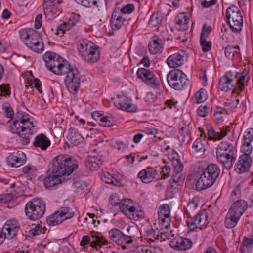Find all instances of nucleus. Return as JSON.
I'll return each instance as SVG.
<instances>
[{"label": "nucleus", "mask_w": 253, "mask_h": 253, "mask_svg": "<svg viewBox=\"0 0 253 253\" xmlns=\"http://www.w3.org/2000/svg\"><path fill=\"white\" fill-rule=\"evenodd\" d=\"M42 58L46 68L50 72L57 75L65 76L64 81L66 88L71 93L77 94L81 84L80 75L78 69L53 52H46Z\"/></svg>", "instance_id": "1"}, {"label": "nucleus", "mask_w": 253, "mask_h": 253, "mask_svg": "<svg viewBox=\"0 0 253 253\" xmlns=\"http://www.w3.org/2000/svg\"><path fill=\"white\" fill-rule=\"evenodd\" d=\"M49 168L43 180L46 189L61 184L62 177L70 175L79 168V162L74 156L60 154L54 158L49 164Z\"/></svg>", "instance_id": "2"}, {"label": "nucleus", "mask_w": 253, "mask_h": 253, "mask_svg": "<svg viewBox=\"0 0 253 253\" xmlns=\"http://www.w3.org/2000/svg\"><path fill=\"white\" fill-rule=\"evenodd\" d=\"M248 78L232 71L227 72L219 82V86L222 91L227 92L233 89L232 92L239 95L244 88Z\"/></svg>", "instance_id": "3"}, {"label": "nucleus", "mask_w": 253, "mask_h": 253, "mask_svg": "<svg viewBox=\"0 0 253 253\" xmlns=\"http://www.w3.org/2000/svg\"><path fill=\"white\" fill-rule=\"evenodd\" d=\"M234 137L232 136L228 140L221 142L216 149V158L224 165L225 169H229L236 160L234 156L235 143Z\"/></svg>", "instance_id": "4"}, {"label": "nucleus", "mask_w": 253, "mask_h": 253, "mask_svg": "<svg viewBox=\"0 0 253 253\" xmlns=\"http://www.w3.org/2000/svg\"><path fill=\"white\" fill-rule=\"evenodd\" d=\"M78 49L82 59L88 63H94L100 60L98 46L88 40H83L78 45Z\"/></svg>", "instance_id": "5"}, {"label": "nucleus", "mask_w": 253, "mask_h": 253, "mask_svg": "<svg viewBox=\"0 0 253 253\" xmlns=\"http://www.w3.org/2000/svg\"><path fill=\"white\" fill-rule=\"evenodd\" d=\"M34 126L30 120L29 115L23 111L16 113L14 121L11 126L12 132L18 135H26L32 133Z\"/></svg>", "instance_id": "6"}, {"label": "nucleus", "mask_w": 253, "mask_h": 253, "mask_svg": "<svg viewBox=\"0 0 253 253\" xmlns=\"http://www.w3.org/2000/svg\"><path fill=\"white\" fill-rule=\"evenodd\" d=\"M167 79L169 85L175 90L184 89L189 84L187 75L180 69L170 71L167 75Z\"/></svg>", "instance_id": "7"}, {"label": "nucleus", "mask_w": 253, "mask_h": 253, "mask_svg": "<svg viewBox=\"0 0 253 253\" xmlns=\"http://www.w3.org/2000/svg\"><path fill=\"white\" fill-rule=\"evenodd\" d=\"M45 204L39 199H34L25 205V211L27 217L32 220L41 218L45 211Z\"/></svg>", "instance_id": "8"}, {"label": "nucleus", "mask_w": 253, "mask_h": 253, "mask_svg": "<svg viewBox=\"0 0 253 253\" xmlns=\"http://www.w3.org/2000/svg\"><path fill=\"white\" fill-rule=\"evenodd\" d=\"M226 16L232 31L235 33H239L243 27V16L239 8L235 5L228 7L226 11Z\"/></svg>", "instance_id": "9"}, {"label": "nucleus", "mask_w": 253, "mask_h": 253, "mask_svg": "<svg viewBox=\"0 0 253 253\" xmlns=\"http://www.w3.org/2000/svg\"><path fill=\"white\" fill-rule=\"evenodd\" d=\"M115 106L128 112L134 113L138 109L137 106L133 103L131 99L124 95H118L114 101Z\"/></svg>", "instance_id": "10"}, {"label": "nucleus", "mask_w": 253, "mask_h": 253, "mask_svg": "<svg viewBox=\"0 0 253 253\" xmlns=\"http://www.w3.org/2000/svg\"><path fill=\"white\" fill-rule=\"evenodd\" d=\"M19 230V227L17 226L15 222L7 221L2 230L0 229V245L3 242L6 238L8 239L13 238Z\"/></svg>", "instance_id": "11"}, {"label": "nucleus", "mask_w": 253, "mask_h": 253, "mask_svg": "<svg viewBox=\"0 0 253 253\" xmlns=\"http://www.w3.org/2000/svg\"><path fill=\"white\" fill-rule=\"evenodd\" d=\"M139 78L141 79L147 85L152 87H158L159 81L153 72L146 68H139L137 72Z\"/></svg>", "instance_id": "12"}, {"label": "nucleus", "mask_w": 253, "mask_h": 253, "mask_svg": "<svg viewBox=\"0 0 253 253\" xmlns=\"http://www.w3.org/2000/svg\"><path fill=\"white\" fill-rule=\"evenodd\" d=\"M89 243H90V246L93 248H95L97 246H106L108 245L109 243L108 241L103 237L96 236L92 234L91 237L88 235L84 236L82 237L80 245L81 246L85 247Z\"/></svg>", "instance_id": "13"}, {"label": "nucleus", "mask_w": 253, "mask_h": 253, "mask_svg": "<svg viewBox=\"0 0 253 253\" xmlns=\"http://www.w3.org/2000/svg\"><path fill=\"white\" fill-rule=\"evenodd\" d=\"M170 208L168 204L160 206L158 211V220L160 226L169 227L171 222Z\"/></svg>", "instance_id": "14"}, {"label": "nucleus", "mask_w": 253, "mask_h": 253, "mask_svg": "<svg viewBox=\"0 0 253 253\" xmlns=\"http://www.w3.org/2000/svg\"><path fill=\"white\" fill-rule=\"evenodd\" d=\"M109 238L114 242L118 245H122L123 248L124 244H130L133 240L130 236L124 234L121 231L117 229H113L109 232Z\"/></svg>", "instance_id": "15"}, {"label": "nucleus", "mask_w": 253, "mask_h": 253, "mask_svg": "<svg viewBox=\"0 0 253 253\" xmlns=\"http://www.w3.org/2000/svg\"><path fill=\"white\" fill-rule=\"evenodd\" d=\"M230 130V126H223L220 132H216L211 125L207 124V131L208 134L207 138L208 140L213 141L221 140L228 134Z\"/></svg>", "instance_id": "16"}, {"label": "nucleus", "mask_w": 253, "mask_h": 253, "mask_svg": "<svg viewBox=\"0 0 253 253\" xmlns=\"http://www.w3.org/2000/svg\"><path fill=\"white\" fill-rule=\"evenodd\" d=\"M169 245L175 250L186 251L191 248L193 242L189 238L176 237L169 241Z\"/></svg>", "instance_id": "17"}, {"label": "nucleus", "mask_w": 253, "mask_h": 253, "mask_svg": "<svg viewBox=\"0 0 253 253\" xmlns=\"http://www.w3.org/2000/svg\"><path fill=\"white\" fill-rule=\"evenodd\" d=\"M207 188L211 186L215 183L219 175V167L214 163H211L207 166Z\"/></svg>", "instance_id": "18"}, {"label": "nucleus", "mask_w": 253, "mask_h": 253, "mask_svg": "<svg viewBox=\"0 0 253 253\" xmlns=\"http://www.w3.org/2000/svg\"><path fill=\"white\" fill-rule=\"evenodd\" d=\"M252 158L250 155H242L235 166V170L238 173L248 171L252 164Z\"/></svg>", "instance_id": "19"}, {"label": "nucleus", "mask_w": 253, "mask_h": 253, "mask_svg": "<svg viewBox=\"0 0 253 253\" xmlns=\"http://www.w3.org/2000/svg\"><path fill=\"white\" fill-rule=\"evenodd\" d=\"M26 160V156L21 151L14 152L7 158V163L13 167H18L21 166L25 162Z\"/></svg>", "instance_id": "20"}, {"label": "nucleus", "mask_w": 253, "mask_h": 253, "mask_svg": "<svg viewBox=\"0 0 253 253\" xmlns=\"http://www.w3.org/2000/svg\"><path fill=\"white\" fill-rule=\"evenodd\" d=\"M125 20L126 19L123 17V15L121 14V11H120V9H116L113 12L110 20L111 28L113 30H118L120 29L122 27Z\"/></svg>", "instance_id": "21"}, {"label": "nucleus", "mask_w": 253, "mask_h": 253, "mask_svg": "<svg viewBox=\"0 0 253 253\" xmlns=\"http://www.w3.org/2000/svg\"><path fill=\"white\" fill-rule=\"evenodd\" d=\"M247 208V203L244 200H237L230 207L228 212L241 218Z\"/></svg>", "instance_id": "22"}, {"label": "nucleus", "mask_w": 253, "mask_h": 253, "mask_svg": "<svg viewBox=\"0 0 253 253\" xmlns=\"http://www.w3.org/2000/svg\"><path fill=\"white\" fill-rule=\"evenodd\" d=\"M157 174L156 170L153 168L147 167L140 171L137 176L143 183H149L152 181Z\"/></svg>", "instance_id": "23"}, {"label": "nucleus", "mask_w": 253, "mask_h": 253, "mask_svg": "<svg viewBox=\"0 0 253 253\" xmlns=\"http://www.w3.org/2000/svg\"><path fill=\"white\" fill-rule=\"evenodd\" d=\"M67 140L73 145L78 146L84 142V139L78 130L71 128L68 130Z\"/></svg>", "instance_id": "24"}, {"label": "nucleus", "mask_w": 253, "mask_h": 253, "mask_svg": "<svg viewBox=\"0 0 253 253\" xmlns=\"http://www.w3.org/2000/svg\"><path fill=\"white\" fill-rule=\"evenodd\" d=\"M92 117L94 120L98 122L100 125L104 126L109 127L115 124V121L112 117L103 116L97 111L92 113Z\"/></svg>", "instance_id": "25"}, {"label": "nucleus", "mask_w": 253, "mask_h": 253, "mask_svg": "<svg viewBox=\"0 0 253 253\" xmlns=\"http://www.w3.org/2000/svg\"><path fill=\"white\" fill-rule=\"evenodd\" d=\"M62 2L61 0H44L42 4L45 15L51 14L53 16L57 15V8L56 4H59Z\"/></svg>", "instance_id": "26"}, {"label": "nucleus", "mask_w": 253, "mask_h": 253, "mask_svg": "<svg viewBox=\"0 0 253 253\" xmlns=\"http://www.w3.org/2000/svg\"><path fill=\"white\" fill-rule=\"evenodd\" d=\"M183 54V53H177L169 56L167 60L169 67L175 68L181 66L184 62Z\"/></svg>", "instance_id": "27"}, {"label": "nucleus", "mask_w": 253, "mask_h": 253, "mask_svg": "<svg viewBox=\"0 0 253 253\" xmlns=\"http://www.w3.org/2000/svg\"><path fill=\"white\" fill-rule=\"evenodd\" d=\"M189 17L184 13H180L175 18L176 27L179 31H185L188 29Z\"/></svg>", "instance_id": "28"}, {"label": "nucleus", "mask_w": 253, "mask_h": 253, "mask_svg": "<svg viewBox=\"0 0 253 253\" xmlns=\"http://www.w3.org/2000/svg\"><path fill=\"white\" fill-rule=\"evenodd\" d=\"M33 144L35 147H39L41 150L45 151L51 143L49 139L44 134L41 133L35 137Z\"/></svg>", "instance_id": "29"}, {"label": "nucleus", "mask_w": 253, "mask_h": 253, "mask_svg": "<svg viewBox=\"0 0 253 253\" xmlns=\"http://www.w3.org/2000/svg\"><path fill=\"white\" fill-rule=\"evenodd\" d=\"M77 22V21L74 19L69 18L67 22H63L57 27V32L55 33V35H60V36L61 37L66 31L69 30L75 26Z\"/></svg>", "instance_id": "30"}, {"label": "nucleus", "mask_w": 253, "mask_h": 253, "mask_svg": "<svg viewBox=\"0 0 253 253\" xmlns=\"http://www.w3.org/2000/svg\"><path fill=\"white\" fill-rule=\"evenodd\" d=\"M162 40L156 36L152 37L149 44V50L153 54L158 53L162 48Z\"/></svg>", "instance_id": "31"}, {"label": "nucleus", "mask_w": 253, "mask_h": 253, "mask_svg": "<svg viewBox=\"0 0 253 253\" xmlns=\"http://www.w3.org/2000/svg\"><path fill=\"white\" fill-rule=\"evenodd\" d=\"M103 163V161L97 157L90 156L87 159L85 165L88 169L93 171L102 165Z\"/></svg>", "instance_id": "32"}, {"label": "nucleus", "mask_w": 253, "mask_h": 253, "mask_svg": "<svg viewBox=\"0 0 253 253\" xmlns=\"http://www.w3.org/2000/svg\"><path fill=\"white\" fill-rule=\"evenodd\" d=\"M134 207L132 204V201L129 199H125L121 200L120 203V209L121 212L126 216L127 215L130 210Z\"/></svg>", "instance_id": "33"}, {"label": "nucleus", "mask_w": 253, "mask_h": 253, "mask_svg": "<svg viewBox=\"0 0 253 253\" xmlns=\"http://www.w3.org/2000/svg\"><path fill=\"white\" fill-rule=\"evenodd\" d=\"M172 178L171 187L177 190L181 189L184 182V177L181 173L174 172Z\"/></svg>", "instance_id": "34"}, {"label": "nucleus", "mask_w": 253, "mask_h": 253, "mask_svg": "<svg viewBox=\"0 0 253 253\" xmlns=\"http://www.w3.org/2000/svg\"><path fill=\"white\" fill-rule=\"evenodd\" d=\"M205 211V210L203 209L201 211L199 212L198 214L194 216L193 219H191L190 221L187 222V225L191 230H194L202 225L201 224V215H203V213Z\"/></svg>", "instance_id": "35"}, {"label": "nucleus", "mask_w": 253, "mask_h": 253, "mask_svg": "<svg viewBox=\"0 0 253 253\" xmlns=\"http://www.w3.org/2000/svg\"><path fill=\"white\" fill-rule=\"evenodd\" d=\"M57 212L61 217L62 221L71 218L74 215V212L71 208L68 207H62Z\"/></svg>", "instance_id": "36"}, {"label": "nucleus", "mask_w": 253, "mask_h": 253, "mask_svg": "<svg viewBox=\"0 0 253 253\" xmlns=\"http://www.w3.org/2000/svg\"><path fill=\"white\" fill-rule=\"evenodd\" d=\"M240 219V217L228 212L224 222L225 226L229 229L233 228L237 225Z\"/></svg>", "instance_id": "37"}, {"label": "nucleus", "mask_w": 253, "mask_h": 253, "mask_svg": "<svg viewBox=\"0 0 253 253\" xmlns=\"http://www.w3.org/2000/svg\"><path fill=\"white\" fill-rule=\"evenodd\" d=\"M101 180L104 182L115 186H119L121 182L119 180L115 178V177L110 173L105 172H103L101 175Z\"/></svg>", "instance_id": "38"}, {"label": "nucleus", "mask_w": 253, "mask_h": 253, "mask_svg": "<svg viewBox=\"0 0 253 253\" xmlns=\"http://www.w3.org/2000/svg\"><path fill=\"white\" fill-rule=\"evenodd\" d=\"M144 216V213L141 210H138V209L134 206L133 208L130 210L127 215L126 216L130 219L138 220L140 218H142Z\"/></svg>", "instance_id": "39"}, {"label": "nucleus", "mask_w": 253, "mask_h": 253, "mask_svg": "<svg viewBox=\"0 0 253 253\" xmlns=\"http://www.w3.org/2000/svg\"><path fill=\"white\" fill-rule=\"evenodd\" d=\"M163 20V16L160 13H154L151 16L149 21V26L152 27L158 26L161 24Z\"/></svg>", "instance_id": "40"}, {"label": "nucleus", "mask_w": 253, "mask_h": 253, "mask_svg": "<svg viewBox=\"0 0 253 253\" xmlns=\"http://www.w3.org/2000/svg\"><path fill=\"white\" fill-rule=\"evenodd\" d=\"M225 55L229 59H231L235 55H239L240 54L239 51V46H228L224 51Z\"/></svg>", "instance_id": "41"}, {"label": "nucleus", "mask_w": 253, "mask_h": 253, "mask_svg": "<svg viewBox=\"0 0 253 253\" xmlns=\"http://www.w3.org/2000/svg\"><path fill=\"white\" fill-rule=\"evenodd\" d=\"M203 140L201 138H197L194 142L192 145V148L195 152L199 154H203L206 150L204 147V144L203 143Z\"/></svg>", "instance_id": "42"}, {"label": "nucleus", "mask_w": 253, "mask_h": 253, "mask_svg": "<svg viewBox=\"0 0 253 253\" xmlns=\"http://www.w3.org/2000/svg\"><path fill=\"white\" fill-rule=\"evenodd\" d=\"M2 109L5 117L7 118L12 119L14 116V113L10 104L8 102H5L2 104Z\"/></svg>", "instance_id": "43"}, {"label": "nucleus", "mask_w": 253, "mask_h": 253, "mask_svg": "<svg viewBox=\"0 0 253 253\" xmlns=\"http://www.w3.org/2000/svg\"><path fill=\"white\" fill-rule=\"evenodd\" d=\"M197 169L195 170L196 175L197 176L206 178V162L204 161L199 162L197 166Z\"/></svg>", "instance_id": "44"}, {"label": "nucleus", "mask_w": 253, "mask_h": 253, "mask_svg": "<svg viewBox=\"0 0 253 253\" xmlns=\"http://www.w3.org/2000/svg\"><path fill=\"white\" fill-rule=\"evenodd\" d=\"M46 222L50 225L55 226L61 223L63 221L61 219V217L58 215V214L56 211L54 214H53L48 217L46 219Z\"/></svg>", "instance_id": "45"}, {"label": "nucleus", "mask_w": 253, "mask_h": 253, "mask_svg": "<svg viewBox=\"0 0 253 253\" xmlns=\"http://www.w3.org/2000/svg\"><path fill=\"white\" fill-rule=\"evenodd\" d=\"M33 33L31 35L30 38L25 41V44L26 46L29 47L30 46H32V43L34 42H38V41H41V37L39 34V33L36 30L34 31H32Z\"/></svg>", "instance_id": "46"}, {"label": "nucleus", "mask_w": 253, "mask_h": 253, "mask_svg": "<svg viewBox=\"0 0 253 253\" xmlns=\"http://www.w3.org/2000/svg\"><path fill=\"white\" fill-rule=\"evenodd\" d=\"M35 30L32 29H22L19 31V36L21 40L25 43V41L28 40L32 34V31Z\"/></svg>", "instance_id": "47"}, {"label": "nucleus", "mask_w": 253, "mask_h": 253, "mask_svg": "<svg viewBox=\"0 0 253 253\" xmlns=\"http://www.w3.org/2000/svg\"><path fill=\"white\" fill-rule=\"evenodd\" d=\"M206 32V23L203 25L202 30L200 34V43L202 46V50L205 53L206 52V38L205 33Z\"/></svg>", "instance_id": "48"}, {"label": "nucleus", "mask_w": 253, "mask_h": 253, "mask_svg": "<svg viewBox=\"0 0 253 253\" xmlns=\"http://www.w3.org/2000/svg\"><path fill=\"white\" fill-rule=\"evenodd\" d=\"M205 91V89L202 88L194 94V98L196 103H201L206 100L204 99Z\"/></svg>", "instance_id": "49"}, {"label": "nucleus", "mask_w": 253, "mask_h": 253, "mask_svg": "<svg viewBox=\"0 0 253 253\" xmlns=\"http://www.w3.org/2000/svg\"><path fill=\"white\" fill-rule=\"evenodd\" d=\"M142 253H163L162 249L158 247L141 248Z\"/></svg>", "instance_id": "50"}, {"label": "nucleus", "mask_w": 253, "mask_h": 253, "mask_svg": "<svg viewBox=\"0 0 253 253\" xmlns=\"http://www.w3.org/2000/svg\"><path fill=\"white\" fill-rule=\"evenodd\" d=\"M174 167V172L181 173L183 170V166L180 160L178 159H173L172 161Z\"/></svg>", "instance_id": "51"}, {"label": "nucleus", "mask_w": 253, "mask_h": 253, "mask_svg": "<svg viewBox=\"0 0 253 253\" xmlns=\"http://www.w3.org/2000/svg\"><path fill=\"white\" fill-rule=\"evenodd\" d=\"M40 42L41 41H38V42H34L32 43L33 45L30 46L29 48L37 53H41L43 50L44 46L42 43H40Z\"/></svg>", "instance_id": "52"}, {"label": "nucleus", "mask_w": 253, "mask_h": 253, "mask_svg": "<svg viewBox=\"0 0 253 253\" xmlns=\"http://www.w3.org/2000/svg\"><path fill=\"white\" fill-rule=\"evenodd\" d=\"M30 76L33 78V81L30 83V86L32 87H34L36 88L39 93H42V87L41 84H40V81L38 79H34V77L33 76L32 74V72H30L29 73Z\"/></svg>", "instance_id": "53"}, {"label": "nucleus", "mask_w": 253, "mask_h": 253, "mask_svg": "<svg viewBox=\"0 0 253 253\" xmlns=\"http://www.w3.org/2000/svg\"><path fill=\"white\" fill-rule=\"evenodd\" d=\"M14 195L12 193H5L0 195V204L10 201L13 199Z\"/></svg>", "instance_id": "54"}, {"label": "nucleus", "mask_w": 253, "mask_h": 253, "mask_svg": "<svg viewBox=\"0 0 253 253\" xmlns=\"http://www.w3.org/2000/svg\"><path fill=\"white\" fill-rule=\"evenodd\" d=\"M43 230V229H42V226L40 224H37L34 228L31 229L29 231V234L30 236H35L41 233H44V232Z\"/></svg>", "instance_id": "55"}, {"label": "nucleus", "mask_w": 253, "mask_h": 253, "mask_svg": "<svg viewBox=\"0 0 253 253\" xmlns=\"http://www.w3.org/2000/svg\"><path fill=\"white\" fill-rule=\"evenodd\" d=\"M111 145L119 151H123L125 150V144L123 142L113 140L111 141Z\"/></svg>", "instance_id": "56"}, {"label": "nucleus", "mask_w": 253, "mask_h": 253, "mask_svg": "<svg viewBox=\"0 0 253 253\" xmlns=\"http://www.w3.org/2000/svg\"><path fill=\"white\" fill-rule=\"evenodd\" d=\"M157 230H154L151 227L148 228L145 231V234L146 237L148 238L149 240L154 241V240L156 239V234Z\"/></svg>", "instance_id": "57"}, {"label": "nucleus", "mask_w": 253, "mask_h": 253, "mask_svg": "<svg viewBox=\"0 0 253 253\" xmlns=\"http://www.w3.org/2000/svg\"><path fill=\"white\" fill-rule=\"evenodd\" d=\"M134 10V6L132 4H127L125 6H124L121 9H120V11H121V14L123 15L124 14H130L132 13Z\"/></svg>", "instance_id": "58"}, {"label": "nucleus", "mask_w": 253, "mask_h": 253, "mask_svg": "<svg viewBox=\"0 0 253 253\" xmlns=\"http://www.w3.org/2000/svg\"><path fill=\"white\" fill-rule=\"evenodd\" d=\"M205 178L202 176L200 177L196 183V189L198 191H201L206 189V184L205 183L204 179Z\"/></svg>", "instance_id": "59"}, {"label": "nucleus", "mask_w": 253, "mask_h": 253, "mask_svg": "<svg viewBox=\"0 0 253 253\" xmlns=\"http://www.w3.org/2000/svg\"><path fill=\"white\" fill-rule=\"evenodd\" d=\"M244 140L252 142L253 140V129L249 128L244 132Z\"/></svg>", "instance_id": "60"}, {"label": "nucleus", "mask_w": 253, "mask_h": 253, "mask_svg": "<svg viewBox=\"0 0 253 253\" xmlns=\"http://www.w3.org/2000/svg\"><path fill=\"white\" fill-rule=\"evenodd\" d=\"M161 230L160 231V234L161 238H163V240H165L166 239H170L172 236V235H171V232L170 231V232H165V231H163V230L164 229H168L169 227L164 228V227H162V226H161Z\"/></svg>", "instance_id": "61"}, {"label": "nucleus", "mask_w": 253, "mask_h": 253, "mask_svg": "<svg viewBox=\"0 0 253 253\" xmlns=\"http://www.w3.org/2000/svg\"><path fill=\"white\" fill-rule=\"evenodd\" d=\"M10 87L5 84L0 85V91L3 96L9 95L10 94Z\"/></svg>", "instance_id": "62"}, {"label": "nucleus", "mask_w": 253, "mask_h": 253, "mask_svg": "<svg viewBox=\"0 0 253 253\" xmlns=\"http://www.w3.org/2000/svg\"><path fill=\"white\" fill-rule=\"evenodd\" d=\"M238 100H237L235 102L232 101H227L225 103L224 107L226 109L232 110L233 109L236 108L238 104Z\"/></svg>", "instance_id": "63"}, {"label": "nucleus", "mask_w": 253, "mask_h": 253, "mask_svg": "<svg viewBox=\"0 0 253 253\" xmlns=\"http://www.w3.org/2000/svg\"><path fill=\"white\" fill-rule=\"evenodd\" d=\"M170 171L171 169L169 166H166L162 168L161 174L164 179L169 176Z\"/></svg>", "instance_id": "64"}]
</instances>
